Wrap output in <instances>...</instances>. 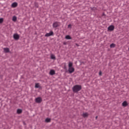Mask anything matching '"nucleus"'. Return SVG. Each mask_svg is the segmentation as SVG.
Wrapping results in <instances>:
<instances>
[{"label":"nucleus","mask_w":129,"mask_h":129,"mask_svg":"<svg viewBox=\"0 0 129 129\" xmlns=\"http://www.w3.org/2000/svg\"><path fill=\"white\" fill-rule=\"evenodd\" d=\"M82 87L80 85H75L73 88V91L75 92V93H77L79 91H80L81 90Z\"/></svg>","instance_id":"obj_1"},{"label":"nucleus","mask_w":129,"mask_h":129,"mask_svg":"<svg viewBox=\"0 0 129 129\" xmlns=\"http://www.w3.org/2000/svg\"><path fill=\"white\" fill-rule=\"evenodd\" d=\"M42 100V98L40 97H37L35 99V102H36V103H41Z\"/></svg>","instance_id":"obj_2"},{"label":"nucleus","mask_w":129,"mask_h":129,"mask_svg":"<svg viewBox=\"0 0 129 129\" xmlns=\"http://www.w3.org/2000/svg\"><path fill=\"white\" fill-rule=\"evenodd\" d=\"M54 35V32L53 31H50L49 33H46L45 35V37H50V36H53Z\"/></svg>","instance_id":"obj_3"},{"label":"nucleus","mask_w":129,"mask_h":129,"mask_svg":"<svg viewBox=\"0 0 129 129\" xmlns=\"http://www.w3.org/2000/svg\"><path fill=\"white\" fill-rule=\"evenodd\" d=\"M13 38L15 40H19L20 39V35L18 34H14L13 35Z\"/></svg>","instance_id":"obj_4"},{"label":"nucleus","mask_w":129,"mask_h":129,"mask_svg":"<svg viewBox=\"0 0 129 129\" xmlns=\"http://www.w3.org/2000/svg\"><path fill=\"white\" fill-rule=\"evenodd\" d=\"M75 71V69L73 67L69 68V73H73L74 71Z\"/></svg>","instance_id":"obj_5"},{"label":"nucleus","mask_w":129,"mask_h":129,"mask_svg":"<svg viewBox=\"0 0 129 129\" xmlns=\"http://www.w3.org/2000/svg\"><path fill=\"white\" fill-rule=\"evenodd\" d=\"M114 30V26L113 25H110L108 27V31H113Z\"/></svg>","instance_id":"obj_6"},{"label":"nucleus","mask_w":129,"mask_h":129,"mask_svg":"<svg viewBox=\"0 0 129 129\" xmlns=\"http://www.w3.org/2000/svg\"><path fill=\"white\" fill-rule=\"evenodd\" d=\"M53 28H57V27H59V22H55L52 25Z\"/></svg>","instance_id":"obj_7"},{"label":"nucleus","mask_w":129,"mask_h":129,"mask_svg":"<svg viewBox=\"0 0 129 129\" xmlns=\"http://www.w3.org/2000/svg\"><path fill=\"white\" fill-rule=\"evenodd\" d=\"M12 8H17L18 7V3L17 2L13 3L11 5Z\"/></svg>","instance_id":"obj_8"},{"label":"nucleus","mask_w":129,"mask_h":129,"mask_svg":"<svg viewBox=\"0 0 129 129\" xmlns=\"http://www.w3.org/2000/svg\"><path fill=\"white\" fill-rule=\"evenodd\" d=\"M122 106L124 107H125V106H127V102L126 101H124L122 103Z\"/></svg>","instance_id":"obj_9"},{"label":"nucleus","mask_w":129,"mask_h":129,"mask_svg":"<svg viewBox=\"0 0 129 129\" xmlns=\"http://www.w3.org/2000/svg\"><path fill=\"white\" fill-rule=\"evenodd\" d=\"M4 50L5 53H9L10 52V49L9 48H4Z\"/></svg>","instance_id":"obj_10"},{"label":"nucleus","mask_w":129,"mask_h":129,"mask_svg":"<svg viewBox=\"0 0 129 129\" xmlns=\"http://www.w3.org/2000/svg\"><path fill=\"white\" fill-rule=\"evenodd\" d=\"M50 75H54L55 74V71L51 70L49 72Z\"/></svg>","instance_id":"obj_11"},{"label":"nucleus","mask_w":129,"mask_h":129,"mask_svg":"<svg viewBox=\"0 0 129 129\" xmlns=\"http://www.w3.org/2000/svg\"><path fill=\"white\" fill-rule=\"evenodd\" d=\"M65 39L67 40H71L72 38L71 37L70 35H67L65 37Z\"/></svg>","instance_id":"obj_12"},{"label":"nucleus","mask_w":129,"mask_h":129,"mask_svg":"<svg viewBox=\"0 0 129 129\" xmlns=\"http://www.w3.org/2000/svg\"><path fill=\"white\" fill-rule=\"evenodd\" d=\"M82 115L83 117H87V116H88V114L87 113H83Z\"/></svg>","instance_id":"obj_13"},{"label":"nucleus","mask_w":129,"mask_h":129,"mask_svg":"<svg viewBox=\"0 0 129 129\" xmlns=\"http://www.w3.org/2000/svg\"><path fill=\"white\" fill-rule=\"evenodd\" d=\"M12 20L13 22H17V17L16 16H13L12 18Z\"/></svg>","instance_id":"obj_14"},{"label":"nucleus","mask_w":129,"mask_h":129,"mask_svg":"<svg viewBox=\"0 0 129 129\" xmlns=\"http://www.w3.org/2000/svg\"><path fill=\"white\" fill-rule=\"evenodd\" d=\"M50 57L51 58L53 59V60H55V59H56V57H55V55L54 54H51Z\"/></svg>","instance_id":"obj_15"},{"label":"nucleus","mask_w":129,"mask_h":129,"mask_svg":"<svg viewBox=\"0 0 129 129\" xmlns=\"http://www.w3.org/2000/svg\"><path fill=\"white\" fill-rule=\"evenodd\" d=\"M22 109H18L17 110V113H18V114H20V113H22Z\"/></svg>","instance_id":"obj_16"},{"label":"nucleus","mask_w":129,"mask_h":129,"mask_svg":"<svg viewBox=\"0 0 129 129\" xmlns=\"http://www.w3.org/2000/svg\"><path fill=\"white\" fill-rule=\"evenodd\" d=\"M50 121H51V119L49 118L45 119V122H50Z\"/></svg>","instance_id":"obj_17"},{"label":"nucleus","mask_w":129,"mask_h":129,"mask_svg":"<svg viewBox=\"0 0 129 129\" xmlns=\"http://www.w3.org/2000/svg\"><path fill=\"white\" fill-rule=\"evenodd\" d=\"M110 48H114L115 47V44L114 43H112L110 45Z\"/></svg>","instance_id":"obj_18"},{"label":"nucleus","mask_w":129,"mask_h":129,"mask_svg":"<svg viewBox=\"0 0 129 129\" xmlns=\"http://www.w3.org/2000/svg\"><path fill=\"white\" fill-rule=\"evenodd\" d=\"M73 66V63L71 62H70L69 63V68L72 67Z\"/></svg>","instance_id":"obj_19"},{"label":"nucleus","mask_w":129,"mask_h":129,"mask_svg":"<svg viewBox=\"0 0 129 129\" xmlns=\"http://www.w3.org/2000/svg\"><path fill=\"white\" fill-rule=\"evenodd\" d=\"M35 88H39L40 87V84L39 83H37L35 84Z\"/></svg>","instance_id":"obj_20"},{"label":"nucleus","mask_w":129,"mask_h":129,"mask_svg":"<svg viewBox=\"0 0 129 129\" xmlns=\"http://www.w3.org/2000/svg\"><path fill=\"white\" fill-rule=\"evenodd\" d=\"M4 22V19L0 18V24H2Z\"/></svg>","instance_id":"obj_21"},{"label":"nucleus","mask_w":129,"mask_h":129,"mask_svg":"<svg viewBox=\"0 0 129 129\" xmlns=\"http://www.w3.org/2000/svg\"><path fill=\"white\" fill-rule=\"evenodd\" d=\"M99 75L100 76H101L102 75V72H101V71H100L99 73Z\"/></svg>","instance_id":"obj_22"},{"label":"nucleus","mask_w":129,"mask_h":129,"mask_svg":"<svg viewBox=\"0 0 129 129\" xmlns=\"http://www.w3.org/2000/svg\"><path fill=\"white\" fill-rule=\"evenodd\" d=\"M71 27V24H69V25H68V28H70Z\"/></svg>","instance_id":"obj_23"},{"label":"nucleus","mask_w":129,"mask_h":129,"mask_svg":"<svg viewBox=\"0 0 129 129\" xmlns=\"http://www.w3.org/2000/svg\"><path fill=\"white\" fill-rule=\"evenodd\" d=\"M95 9H96V8H92V11H93V10H95Z\"/></svg>","instance_id":"obj_24"},{"label":"nucleus","mask_w":129,"mask_h":129,"mask_svg":"<svg viewBox=\"0 0 129 129\" xmlns=\"http://www.w3.org/2000/svg\"><path fill=\"white\" fill-rule=\"evenodd\" d=\"M63 45H66V42H64Z\"/></svg>","instance_id":"obj_25"},{"label":"nucleus","mask_w":129,"mask_h":129,"mask_svg":"<svg viewBox=\"0 0 129 129\" xmlns=\"http://www.w3.org/2000/svg\"><path fill=\"white\" fill-rule=\"evenodd\" d=\"M97 116H96V119H97Z\"/></svg>","instance_id":"obj_26"}]
</instances>
